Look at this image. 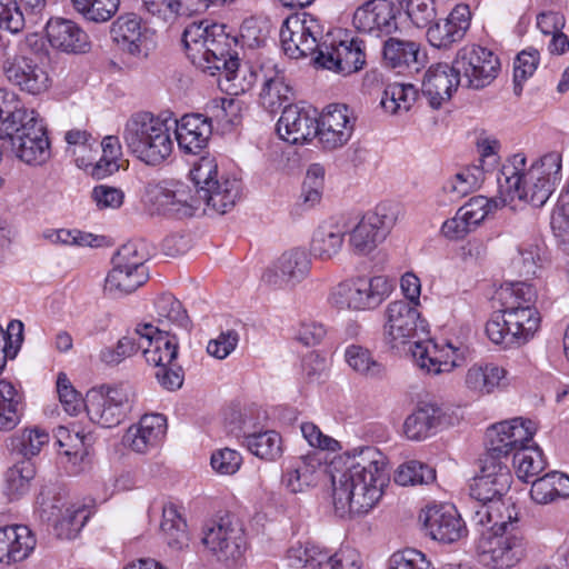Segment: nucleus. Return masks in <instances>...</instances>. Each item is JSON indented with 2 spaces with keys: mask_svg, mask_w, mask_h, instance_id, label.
<instances>
[{
  "mask_svg": "<svg viewBox=\"0 0 569 569\" xmlns=\"http://www.w3.org/2000/svg\"><path fill=\"white\" fill-rule=\"evenodd\" d=\"M383 59L391 68L417 64L419 62V44L410 40L389 38L383 46Z\"/></svg>",
  "mask_w": 569,
  "mask_h": 569,
  "instance_id": "obj_45",
  "label": "nucleus"
},
{
  "mask_svg": "<svg viewBox=\"0 0 569 569\" xmlns=\"http://www.w3.org/2000/svg\"><path fill=\"white\" fill-rule=\"evenodd\" d=\"M476 527L478 557L485 567L511 569L527 557L529 542L518 528L517 513L497 512L487 526Z\"/></svg>",
  "mask_w": 569,
  "mask_h": 569,
  "instance_id": "obj_6",
  "label": "nucleus"
},
{
  "mask_svg": "<svg viewBox=\"0 0 569 569\" xmlns=\"http://www.w3.org/2000/svg\"><path fill=\"white\" fill-rule=\"evenodd\" d=\"M322 38L321 24L309 13L288 17L280 29L282 49L292 59L318 56L323 43Z\"/></svg>",
  "mask_w": 569,
  "mask_h": 569,
  "instance_id": "obj_14",
  "label": "nucleus"
},
{
  "mask_svg": "<svg viewBox=\"0 0 569 569\" xmlns=\"http://www.w3.org/2000/svg\"><path fill=\"white\" fill-rule=\"evenodd\" d=\"M441 418L442 409L439 406L422 403L406 418L403 432L410 440H423L440 425Z\"/></svg>",
  "mask_w": 569,
  "mask_h": 569,
  "instance_id": "obj_39",
  "label": "nucleus"
},
{
  "mask_svg": "<svg viewBox=\"0 0 569 569\" xmlns=\"http://www.w3.org/2000/svg\"><path fill=\"white\" fill-rule=\"evenodd\" d=\"M147 280V267L138 266V269L133 270L127 264L113 263L112 270L107 276L104 290L114 296L127 295L137 290Z\"/></svg>",
  "mask_w": 569,
  "mask_h": 569,
  "instance_id": "obj_42",
  "label": "nucleus"
},
{
  "mask_svg": "<svg viewBox=\"0 0 569 569\" xmlns=\"http://www.w3.org/2000/svg\"><path fill=\"white\" fill-rule=\"evenodd\" d=\"M160 528L170 548L181 550L188 546L187 523L173 505L163 507Z\"/></svg>",
  "mask_w": 569,
  "mask_h": 569,
  "instance_id": "obj_46",
  "label": "nucleus"
},
{
  "mask_svg": "<svg viewBox=\"0 0 569 569\" xmlns=\"http://www.w3.org/2000/svg\"><path fill=\"white\" fill-rule=\"evenodd\" d=\"M539 51L532 47L518 53L513 62V91L516 96L522 92V83L530 78L539 64Z\"/></svg>",
  "mask_w": 569,
  "mask_h": 569,
  "instance_id": "obj_57",
  "label": "nucleus"
},
{
  "mask_svg": "<svg viewBox=\"0 0 569 569\" xmlns=\"http://www.w3.org/2000/svg\"><path fill=\"white\" fill-rule=\"evenodd\" d=\"M513 463L517 467L518 477L526 482L545 469L541 450L538 447L529 448L527 443L513 453Z\"/></svg>",
  "mask_w": 569,
  "mask_h": 569,
  "instance_id": "obj_52",
  "label": "nucleus"
},
{
  "mask_svg": "<svg viewBox=\"0 0 569 569\" xmlns=\"http://www.w3.org/2000/svg\"><path fill=\"white\" fill-rule=\"evenodd\" d=\"M485 179L483 168L478 166L466 168L446 182L443 189L452 200H459L477 190Z\"/></svg>",
  "mask_w": 569,
  "mask_h": 569,
  "instance_id": "obj_50",
  "label": "nucleus"
},
{
  "mask_svg": "<svg viewBox=\"0 0 569 569\" xmlns=\"http://www.w3.org/2000/svg\"><path fill=\"white\" fill-rule=\"evenodd\" d=\"M54 437L58 446L63 449L62 453L69 458L80 459L87 455V441L90 440L89 435H83L79 430L59 426L54 430Z\"/></svg>",
  "mask_w": 569,
  "mask_h": 569,
  "instance_id": "obj_55",
  "label": "nucleus"
},
{
  "mask_svg": "<svg viewBox=\"0 0 569 569\" xmlns=\"http://www.w3.org/2000/svg\"><path fill=\"white\" fill-rule=\"evenodd\" d=\"M146 197L148 203L159 214L181 219L191 217L197 210L193 186L189 187L180 182L173 183L171 187L162 183H148Z\"/></svg>",
  "mask_w": 569,
  "mask_h": 569,
  "instance_id": "obj_18",
  "label": "nucleus"
},
{
  "mask_svg": "<svg viewBox=\"0 0 569 569\" xmlns=\"http://www.w3.org/2000/svg\"><path fill=\"white\" fill-rule=\"evenodd\" d=\"M181 42L194 66L211 74L218 71L229 83L227 90H233L234 94L239 90L244 91L240 83H236L240 62L232 48L237 46V40L226 32L224 24L192 22L184 29Z\"/></svg>",
  "mask_w": 569,
  "mask_h": 569,
  "instance_id": "obj_2",
  "label": "nucleus"
},
{
  "mask_svg": "<svg viewBox=\"0 0 569 569\" xmlns=\"http://www.w3.org/2000/svg\"><path fill=\"white\" fill-rule=\"evenodd\" d=\"M331 475L335 512L345 518L352 513H366L382 496L389 480L386 457L373 447H365L348 455L341 469L333 465Z\"/></svg>",
  "mask_w": 569,
  "mask_h": 569,
  "instance_id": "obj_1",
  "label": "nucleus"
},
{
  "mask_svg": "<svg viewBox=\"0 0 569 569\" xmlns=\"http://www.w3.org/2000/svg\"><path fill=\"white\" fill-rule=\"evenodd\" d=\"M315 63L345 76L357 72L366 63L363 41L355 38L338 43L323 41L319 54L315 57Z\"/></svg>",
  "mask_w": 569,
  "mask_h": 569,
  "instance_id": "obj_23",
  "label": "nucleus"
},
{
  "mask_svg": "<svg viewBox=\"0 0 569 569\" xmlns=\"http://www.w3.org/2000/svg\"><path fill=\"white\" fill-rule=\"evenodd\" d=\"M385 339L391 348L411 343L410 351L416 365L427 373L439 375L449 372L457 366V359L441 360L437 353V345L427 339L428 323L421 318L416 306L405 300L390 302L386 310Z\"/></svg>",
  "mask_w": 569,
  "mask_h": 569,
  "instance_id": "obj_3",
  "label": "nucleus"
},
{
  "mask_svg": "<svg viewBox=\"0 0 569 569\" xmlns=\"http://www.w3.org/2000/svg\"><path fill=\"white\" fill-rule=\"evenodd\" d=\"M459 86L461 78L452 71V64L438 63L427 70L422 81V94L429 104L437 109L451 98Z\"/></svg>",
  "mask_w": 569,
  "mask_h": 569,
  "instance_id": "obj_32",
  "label": "nucleus"
},
{
  "mask_svg": "<svg viewBox=\"0 0 569 569\" xmlns=\"http://www.w3.org/2000/svg\"><path fill=\"white\" fill-rule=\"evenodd\" d=\"M150 332H153L151 323L138 325L132 332L119 339L116 347L102 349L100 360L108 366H117L139 350L143 351L144 339H149Z\"/></svg>",
  "mask_w": 569,
  "mask_h": 569,
  "instance_id": "obj_38",
  "label": "nucleus"
},
{
  "mask_svg": "<svg viewBox=\"0 0 569 569\" xmlns=\"http://www.w3.org/2000/svg\"><path fill=\"white\" fill-rule=\"evenodd\" d=\"M452 71L461 78V86L479 90L489 86L498 76L500 62L489 49L477 44L459 49L451 62Z\"/></svg>",
  "mask_w": 569,
  "mask_h": 569,
  "instance_id": "obj_13",
  "label": "nucleus"
},
{
  "mask_svg": "<svg viewBox=\"0 0 569 569\" xmlns=\"http://www.w3.org/2000/svg\"><path fill=\"white\" fill-rule=\"evenodd\" d=\"M320 466L316 453L293 457L284 463L282 485L292 493L302 492L317 483Z\"/></svg>",
  "mask_w": 569,
  "mask_h": 569,
  "instance_id": "obj_34",
  "label": "nucleus"
},
{
  "mask_svg": "<svg viewBox=\"0 0 569 569\" xmlns=\"http://www.w3.org/2000/svg\"><path fill=\"white\" fill-rule=\"evenodd\" d=\"M346 231L337 224L323 223L313 232L310 242V253L322 261L336 257L343 244Z\"/></svg>",
  "mask_w": 569,
  "mask_h": 569,
  "instance_id": "obj_41",
  "label": "nucleus"
},
{
  "mask_svg": "<svg viewBox=\"0 0 569 569\" xmlns=\"http://www.w3.org/2000/svg\"><path fill=\"white\" fill-rule=\"evenodd\" d=\"M136 399V391L128 383L101 385L87 392L86 410L92 422L112 428L127 419Z\"/></svg>",
  "mask_w": 569,
  "mask_h": 569,
  "instance_id": "obj_11",
  "label": "nucleus"
},
{
  "mask_svg": "<svg viewBox=\"0 0 569 569\" xmlns=\"http://www.w3.org/2000/svg\"><path fill=\"white\" fill-rule=\"evenodd\" d=\"M503 309L509 307L533 306L537 299V291L532 284L525 281L511 283L501 291Z\"/></svg>",
  "mask_w": 569,
  "mask_h": 569,
  "instance_id": "obj_60",
  "label": "nucleus"
},
{
  "mask_svg": "<svg viewBox=\"0 0 569 569\" xmlns=\"http://www.w3.org/2000/svg\"><path fill=\"white\" fill-rule=\"evenodd\" d=\"M0 26L17 33L24 27V16L17 0H0Z\"/></svg>",
  "mask_w": 569,
  "mask_h": 569,
  "instance_id": "obj_64",
  "label": "nucleus"
},
{
  "mask_svg": "<svg viewBox=\"0 0 569 569\" xmlns=\"http://www.w3.org/2000/svg\"><path fill=\"white\" fill-rule=\"evenodd\" d=\"M197 209L206 206L224 214L241 197L242 186L237 178L219 176L217 164L210 158H201L191 171Z\"/></svg>",
  "mask_w": 569,
  "mask_h": 569,
  "instance_id": "obj_9",
  "label": "nucleus"
},
{
  "mask_svg": "<svg viewBox=\"0 0 569 569\" xmlns=\"http://www.w3.org/2000/svg\"><path fill=\"white\" fill-rule=\"evenodd\" d=\"M166 430L164 416L160 413L144 415L138 423L127 429L122 442L137 453H147L160 443Z\"/></svg>",
  "mask_w": 569,
  "mask_h": 569,
  "instance_id": "obj_28",
  "label": "nucleus"
},
{
  "mask_svg": "<svg viewBox=\"0 0 569 569\" xmlns=\"http://www.w3.org/2000/svg\"><path fill=\"white\" fill-rule=\"evenodd\" d=\"M147 258L148 252L142 242H128L119 248L112 258V263L127 264L134 270L138 269V266L146 267Z\"/></svg>",
  "mask_w": 569,
  "mask_h": 569,
  "instance_id": "obj_63",
  "label": "nucleus"
},
{
  "mask_svg": "<svg viewBox=\"0 0 569 569\" xmlns=\"http://www.w3.org/2000/svg\"><path fill=\"white\" fill-rule=\"evenodd\" d=\"M526 157L513 156L512 167H505L497 177L499 191L510 200H523L536 208L542 207L561 180V154L549 152L523 171Z\"/></svg>",
  "mask_w": 569,
  "mask_h": 569,
  "instance_id": "obj_5",
  "label": "nucleus"
},
{
  "mask_svg": "<svg viewBox=\"0 0 569 569\" xmlns=\"http://www.w3.org/2000/svg\"><path fill=\"white\" fill-rule=\"evenodd\" d=\"M391 286L385 277L358 278L332 288L328 301L338 310H366L378 307L389 295Z\"/></svg>",
  "mask_w": 569,
  "mask_h": 569,
  "instance_id": "obj_12",
  "label": "nucleus"
},
{
  "mask_svg": "<svg viewBox=\"0 0 569 569\" xmlns=\"http://www.w3.org/2000/svg\"><path fill=\"white\" fill-rule=\"evenodd\" d=\"M71 3L87 20L106 22L117 13L120 0H71Z\"/></svg>",
  "mask_w": 569,
  "mask_h": 569,
  "instance_id": "obj_54",
  "label": "nucleus"
},
{
  "mask_svg": "<svg viewBox=\"0 0 569 569\" xmlns=\"http://www.w3.org/2000/svg\"><path fill=\"white\" fill-rule=\"evenodd\" d=\"M110 34L122 51L132 56L147 54L150 49V34L134 13L120 16L113 21Z\"/></svg>",
  "mask_w": 569,
  "mask_h": 569,
  "instance_id": "obj_30",
  "label": "nucleus"
},
{
  "mask_svg": "<svg viewBox=\"0 0 569 569\" xmlns=\"http://www.w3.org/2000/svg\"><path fill=\"white\" fill-rule=\"evenodd\" d=\"M541 251V247L536 242L521 243L517 256L512 258L513 268L526 278L537 276L542 262Z\"/></svg>",
  "mask_w": 569,
  "mask_h": 569,
  "instance_id": "obj_56",
  "label": "nucleus"
},
{
  "mask_svg": "<svg viewBox=\"0 0 569 569\" xmlns=\"http://www.w3.org/2000/svg\"><path fill=\"white\" fill-rule=\"evenodd\" d=\"M7 79L22 91L30 94H40L49 87L48 73L26 57L14 58L4 66Z\"/></svg>",
  "mask_w": 569,
  "mask_h": 569,
  "instance_id": "obj_33",
  "label": "nucleus"
},
{
  "mask_svg": "<svg viewBox=\"0 0 569 569\" xmlns=\"http://www.w3.org/2000/svg\"><path fill=\"white\" fill-rule=\"evenodd\" d=\"M143 8L148 13L166 23H171L183 14L179 0H143Z\"/></svg>",
  "mask_w": 569,
  "mask_h": 569,
  "instance_id": "obj_62",
  "label": "nucleus"
},
{
  "mask_svg": "<svg viewBox=\"0 0 569 569\" xmlns=\"http://www.w3.org/2000/svg\"><path fill=\"white\" fill-rule=\"evenodd\" d=\"M388 569H435L426 556L417 550L407 548L395 552L389 561Z\"/></svg>",
  "mask_w": 569,
  "mask_h": 569,
  "instance_id": "obj_61",
  "label": "nucleus"
},
{
  "mask_svg": "<svg viewBox=\"0 0 569 569\" xmlns=\"http://www.w3.org/2000/svg\"><path fill=\"white\" fill-rule=\"evenodd\" d=\"M435 479L436 470L418 460L403 462L395 475V481L400 486L428 485Z\"/></svg>",
  "mask_w": 569,
  "mask_h": 569,
  "instance_id": "obj_53",
  "label": "nucleus"
},
{
  "mask_svg": "<svg viewBox=\"0 0 569 569\" xmlns=\"http://www.w3.org/2000/svg\"><path fill=\"white\" fill-rule=\"evenodd\" d=\"M311 269L310 254L303 248L284 251L262 274V281L274 289L293 288Z\"/></svg>",
  "mask_w": 569,
  "mask_h": 569,
  "instance_id": "obj_20",
  "label": "nucleus"
},
{
  "mask_svg": "<svg viewBox=\"0 0 569 569\" xmlns=\"http://www.w3.org/2000/svg\"><path fill=\"white\" fill-rule=\"evenodd\" d=\"M356 123L353 111L342 103L329 104L318 119V138L323 149L343 147L351 138Z\"/></svg>",
  "mask_w": 569,
  "mask_h": 569,
  "instance_id": "obj_21",
  "label": "nucleus"
},
{
  "mask_svg": "<svg viewBox=\"0 0 569 569\" xmlns=\"http://www.w3.org/2000/svg\"><path fill=\"white\" fill-rule=\"evenodd\" d=\"M156 310L159 317V322L163 319L169 322L177 323L181 328L189 329L190 320L187 311L182 308V305L170 293H163L156 300Z\"/></svg>",
  "mask_w": 569,
  "mask_h": 569,
  "instance_id": "obj_58",
  "label": "nucleus"
},
{
  "mask_svg": "<svg viewBox=\"0 0 569 569\" xmlns=\"http://www.w3.org/2000/svg\"><path fill=\"white\" fill-rule=\"evenodd\" d=\"M0 132L27 164L40 166L50 158V142L39 114L27 109L12 91H0Z\"/></svg>",
  "mask_w": 569,
  "mask_h": 569,
  "instance_id": "obj_4",
  "label": "nucleus"
},
{
  "mask_svg": "<svg viewBox=\"0 0 569 569\" xmlns=\"http://www.w3.org/2000/svg\"><path fill=\"white\" fill-rule=\"evenodd\" d=\"M471 11L465 3L457 4L443 21H435L427 29V39L435 48H449L460 41L470 27Z\"/></svg>",
  "mask_w": 569,
  "mask_h": 569,
  "instance_id": "obj_26",
  "label": "nucleus"
},
{
  "mask_svg": "<svg viewBox=\"0 0 569 569\" xmlns=\"http://www.w3.org/2000/svg\"><path fill=\"white\" fill-rule=\"evenodd\" d=\"M406 13L417 28H428L437 19L436 0H403Z\"/></svg>",
  "mask_w": 569,
  "mask_h": 569,
  "instance_id": "obj_59",
  "label": "nucleus"
},
{
  "mask_svg": "<svg viewBox=\"0 0 569 569\" xmlns=\"http://www.w3.org/2000/svg\"><path fill=\"white\" fill-rule=\"evenodd\" d=\"M318 119L308 110L288 104L277 123L281 139L292 143H303L312 137H318Z\"/></svg>",
  "mask_w": 569,
  "mask_h": 569,
  "instance_id": "obj_29",
  "label": "nucleus"
},
{
  "mask_svg": "<svg viewBox=\"0 0 569 569\" xmlns=\"http://www.w3.org/2000/svg\"><path fill=\"white\" fill-rule=\"evenodd\" d=\"M426 535L441 543H453L467 536V527L457 509L450 505H433L420 513Z\"/></svg>",
  "mask_w": 569,
  "mask_h": 569,
  "instance_id": "obj_22",
  "label": "nucleus"
},
{
  "mask_svg": "<svg viewBox=\"0 0 569 569\" xmlns=\"http://www.w3.org/2000/svg\"><path fill=\"white\" fill-rule=\"evenodd\" d=\"M417 90L412 84L390 83L386 86L380 106L389 113L408 111L416 101Z\"/></svg>",
  "mask_w": 569,
  "mask_h": 569,
  "instance_id": "obj_49",
  "label": "nucleus"
},
{
  "mask_svg": "<svg viewBox=\"0 0 569 569\" xmlns=\"http://www.w3.org/2000/svg\"><path fill=\"white\" fill-rule=\"evenodd\" d=\"M122 138L129 151L148 166L163 163L173 149L167 122L150 112L132 114Z\"/></svg>",
  "mask_w": 569,
  "mask_h": 569,
  "instance_id": "obj_8",
  "label": "nucleus"
},
{
  "mask_svg": "<svg viewBox=\"0 0 569 569\" xmlns=\"http://www.w3.org/2000/svg\"><path fill=\"white\" fill-rule=\"evenodd\" d=\"M399 13L391 0H367L356 9L352 23L358 32L381 38L398 29Z\"/></svg>",
  "mask_w": 569,
  "mask_h": 569,
  "instance_id": "obj_19",
  "label": "nucleus"
},
{
  "mask_svg": "<svg viewBox=\"0 0 569 569\" xmlns=\"http://www.w3.org/2000/svg\"><path fill=\"white\" fill-rule=\"evenodd\" d=\"M480 462V471L469 485V495L472 499L470 515L472 526H487L497 512L517 513L513 506L506 505L502 500L512 482L508 463H493L491 458L481 459Z\"/></svg>",
  "mask_w": 569,
  "mask_h": 569,
  "instance_id": "obj_7",
  "label": "nucleus"
},
{
  "mask_svg": "<svg viewBox=\"0 0 569 569\" xmlns=\"http://www.w3.org/2000/svg\"><path fill=\"white\" fill-rule=\"evenodd\" d=\"M46 34L52 48L66 53H86L91 47L86 31L69 19L51 18L46 24Z\"/></svg>",
  "mask_w": 569,
  "mask_h": 569,
  "instance_id": "obj_27",
  "label": "nucleus"
},
{
  "mask_svg": "<svg viewBox=\"0 0 569 569\" xmlns=\"http://www.w3.org/2000/svg\"><path fill=\"white\" fill-rule=\"evenodd\" d=\"M49 442V433L37 427L27 428L10 438V448L12 451L22 456L23 459H30L37 456L41 448Z\"/></svg>",
  "mask_w": 569,
  "mask_h": 569,
  "instance_id": "obj_51",
  "label": "nucleus"
},
{
  "mask_svg": "<svg viewBox=\"0 0 569 569\" xmlns=\"http://www.w3.org/2000/svg\"><path fill=\"white\" fill-rule=\"evenodd\" d=\"M535 432V423L522 418L493 425L486 432L487 452L481 459L491 458L493 463H507L509 455L528 443Z\"/></svg>",
  "mask_w": 569,
  "mask_h": 569,
  "instance_id": "obj_16",
  "label": "nucleus"
},
{
  "mask_svg": "<svg viewBox=\"0 0 569 569\" xmlns=\"http://www.w3.org/2000/svg\"><path fill=\"white\" fill-rule=\"evenodd\" d=\"M291 97L292 88L287 82L283 70H280L277 66L266 69L259 96L261 106L273 113L286 103H289Z\"/></svg>",
  "mask_w": 569,
  "mask_h": 569,
  "instance_id": "obj_36",
  "label": "nucleus"
},
{
  "mask_svg": "<svg viewBox=\"0 0 569 569\" xmlns=\"http://www.w3.org/2000/svg\"><path fill=\"white\" fill-rule=\"evenodd\" d=\"M381 210L378 208L375 212L366 213L351 230L349 246L356 254L370 253L387 237L393 223V218L381 212Z\"/></svg>",
  "mask_w": 569,
  "mask_h": 569,
  "instance_id": "obj_25",
  "label": "nucleus"
},
{
  "mask_svg": "<svg viewBox=\"0 0 569 569\" xmlns=\"http://www.w3.org/2000/svg\"><path fill=\"white\" fill-rule=\"evenodd\" d=\"M20 396L14 386L0 380V431L12 430L20 421Z\"/></svg>",
  "mask_w": 569,
  "mask_h": 569,
  "instance_id": "obj_48",
  "label": "nucleus"
},
{
  "mask_svg": "<svg viewBox=\"0 0 569 569\" xmlns=\"http://www.w3.org/2000/svg\"><path fill=\"white\" fill-rule=\"evenodd\" d=\"M507 370L495 363H476L471 366L465 377L468 390L478 395H489L502 385Z\"/></svg>",
  "mask_w": 569,
  "mask_h": 569,
  "instance_id": "obj_40",
  "label": "nucleus"
},
{
  "mask_svg": "<svg viewBox=\"0 0 569 569\" xmlns=\"http://www.w3.org/2000/svg\"><path fill=\"white\" fill-rule=\"evenodd\" d=\"M498 208L493 199L483 196L471 198L460 207L455 217L442 224V233L450 239H461L476 229L490 212Z\"/></svg>",
  "mask_w": 569,
  "mask_h": 569,
  "instance_id": "obj_24",
  "label": "nucleus"
},
{
  "mask_svg": "<svg viewBox=\"0 0 569 569\" xmlns=\"http://www.w3.org/2000/svg\"><path fill=\"white\" fill-rule=\"evenodd\" d=\"M38 503L41 519L51 522L63 539L76 538L89 518L83 507H67L63 497L50 490L40 493Z\"/></svg>",
  "mask_w": 569,
  "mask_h": 569,
  "instance_id": "obj_17",
  "label": "nucleus"
},
{
  "mask_svg": "<svg viewBox=\"0 0 569 569\" xmlns=\"http://www.w3.org/2000/svg\"><path fill=\"white\" fill-rule=\"evenodd\" d=\"M36 546V539L26 526L0 528V562L11 563L26 559Z\"/></svg>",
  "mask_w": 569,
  "mask_h": 569,
  "instance_id": "obj_35",
  "label": "nucleus"
},
{
  "mask_svg": "<svg viewBox=\"0 0 569 569\" xmlns=\"http://www.w3.org/2000/svg\"><path fill=\"white\" fill-rule=\"evenodd\" d=\"M211 134V119L203 114H184L176 121V139L184 153H200L207 147Z\"/></svg>",
  "mask_w": 569,
  "mask_h": 569,
  "instance_id": "obj_31",
  "label": "nucleus"
},
{
  "mask_svg": "<svg viewBox=\"0 0 569 569\" xmlns=\"http://www.w3.org/2000/svg\"><path fill=\"white\" fill-rule=\"evenodd\" d=\"M150 332L149 339H144L143 357L146 361L153 366H164L174 362L178 356V338L174 333L154 327Z\"/></svg>",
  "mask_w": 569,
  "mask_h": 569,
  "instance_id": "obj_37",
  "label": "nucleus"
},
{
  "mask_svg": "<svg viewBox=\"0 0 569 569\" xmlns=\"http://www.w3.org/2000/svg\"><path fill=\"white\" fill-rule=\"evenodd\" d=\"M541 322L535 306L509 307L495 312L486 325L488 338L505 349L518 348L527 343L538 331Z\"/></svg>",
  "mask_w": 569,
  "mask_h": 569,
  "instance_id": "obj_10",
  "label": "nucleus"
},
{
  "mask_svg": "<svg viewBox=\"0 0 569 569\" xmlns=\"http://www.w3.org/2000/svg\"><path fill=\"white\" fill-rule=\"evenodd\" d=\"M242 445L256 457L264 460H276L282 455L281 436L273 430L249 432L242 428ZM240 438V435H237Z\"/></svg>",
  "mask_w": 569,
  "mask_h": 569,
  "instance_id": "obj_43",
  "label": "nucleus"
},
{
  "mask_svg": "<svg viewBox=\"0 0 569 569\" xmlns=\"http://www.w3.org/2000/svg\"><path fill=\"white\" fill-rule=\"evenodd\" d=\"M36 476L34 463L30 459H22L10 467L4 473V493L10 500L24 496Z\"/></svg>",
  "mask_w": 569,
  "mask_h": 569,
  "instance_id": "obj_44",
  "label": "nucleus"
},
{
  "mask_svg": "<svg viewBox=\"0 0 569 569\" xmlns=\"http://www.w3.org/2000/svg\"><path fill=\"white\" fill-rule=\"evenodd\" d=\"M202 533V543L220 561L236 560L246 549L242 523L232 515L227 513L207 523Z\"/></svg>",
  "mask_w": 569,
  "mask_h": 569,
  "instance_id": "obj_15",
  "label": "nucleus"
},
{
  "mask_svg": "<svg viewBox=\"0 0 569 569\" xmlns=\"http://www.w3.org/2000/svg\"><path fill=\"white\" fill-rule=\"evenodd\" d=\"M345 357L348 365L361 376L379 379L386 375L385 366L367 348L351 345L346 349Z\"/></svg>",
  "mask_w": 569,
  "mask_h": 569,
  "instance_id": "obj_47",
  "label": "nucleus"
}]
</instances>
